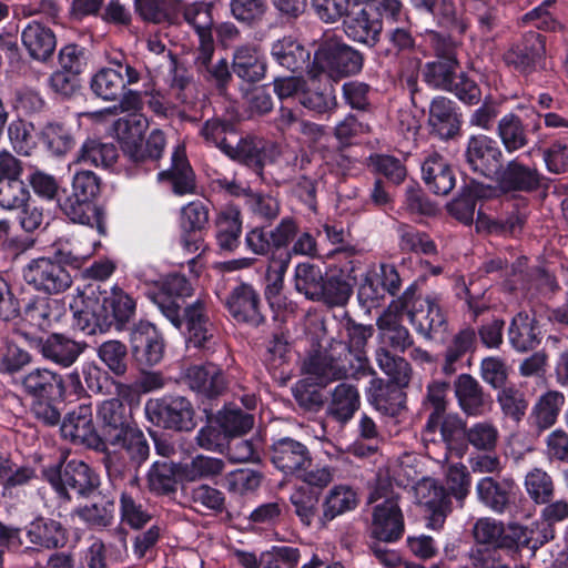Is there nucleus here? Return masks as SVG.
Masks as SVG:
<instances>
[{"mask_svg":"<svg viewBox=\"0 0 568 568\" xmlns=\"http://www.w3.org/2000/svg\"><path fill=\"white\" fill-rule=\"evenodd\" d=\"M140 72L121 53L112 58L108 65L92 74L89 88L91 93L106 102H114L123 95V90L140 81Z\"/></svg>","mask_w":568,"mask_h":568,"instance_id":"nucleus-13","label":"nucleus"},{"mask_svg":"<svg viewBox=\"0 0 568 568\" xmlns=\"http://www.w3.org/2000/svg\"><path fill=\"white\" fill-rule=\"evenodd\" d=\"M91 504L80 506L74 514L90 528L102 529L110 527L115 515V494L109 489H98Z\"/></svg>","mask_w":568,"mask_h":568,"instance_id":"nucleus-35","label":"nucleus"},{"mask_svg":"<svg viewBox=\"0 0 568 568\" xmlns=\"http://www.w3.org/2000/svg\"><path fill=\"white\" fill-rule=\"evenodd\" d=\"M475 489L478 501L497 515L514 513L521 497L515 479L499 475L480 478Z\"/></svg>","mask_w":568,"mask_h":568,"instance_id":"nucleus-19","label":"nucleus"},{"mask_svg":"<svg viewBox=\"0 0 568 568\" xmlns=\"http://www.w3.org/2000/svg\"><path fill=\"white\" fill-rule=\"evenodd\" d=\"M478 348V336L475 327L466 325L462 327L452 338L445 352L443 373L447 376L456 373V364L467 354H474Z\"/></svg>","mask_w":568,"mask_h":568,"instance_id":"nucleus-48","label":"nucleus"},{"mask_svg":"<svg viewBox=\"0 0 568 568\" xmlns=\"http://www.w3.org/2000/svg\"><path fill=\"white\" fill-rule=\"evenodd\" d=\"M159 182H169L176 196L196 193V176L190 161L183 152L172 153L171 166L158 173Z\"/></svg>","mask_w":568,"mask_h":568,"instance_id":"nucleus-38","label":"nucleus"},{"mask_svg":"<svg viewBox=\"0 0 568 568\" xmlns=\"http://www.w3.org/2000/svg\"><path fill=\"white\" fill-rule=\"evenodd\" d=\"M456 102L446 97H435L429 105V125L443 140L455 138L462 126V114Z\"/></svg>","mask_w":568,"mask_h":568,"instance_id":"nucleus-32","label":"nucleus"},{"mask_svg":"<svg viewBox=\"0 0 568 568\" xmlns=\"http://www.w3.org/2000/svg\"><path fill=\"white\" fill-rule=\"evenodd\" d=\"M60 434L63 439L73 445L102 450V440L93 420L91 402L79 404L64 415Z\"/></svg>","mask_w":568,"mask_h":568,"instance_id":"nucleus-22","label":"nucleus"},{"mask_svg":"<svg viewBox=\"0 0 568 568\" xmlns=\"http://www.w3.org/2000/svg\"><path fill=\"white\" fill-rule=\"evenodd\" d=\"M144 413L149 422L163 429L191 432L196 427L195 409L191 400L181 395L149 399Z\"/></svg>","mask_w":568,"mask_h":568,"instance_id":"nucleus-12","label":"nucleus"},{"mask_svg":"<svg viewBox=\"0 0 568 568\" xmlns=\"http://www.w3.org/2000/svg\"><path fill=\"white\" fill-rule=\"evenodd\" d=\"M30 200L23 163L8 151L0 152V207L19 210Z\"/></svg>","mask_w":568,"mask_h":568,"instance_id":"nucleus-18","label":"nucleus"},{"mask_svg":"<svg viewBox=\"0 0 568 568\" xmlns=\"http://www.w3.org/2000/svg\"><path fill=\"white\" fill-rule=\"evenodd\" d=\"M193 291L192 283L184 274L171 273L161 281L159 292L154 294L153 301L161 313L165 315V304L184 305L185 298L192 296Z\"/></svg>","mask_w":568,"mask_h":568,"instance_id":"nucleus-46","label":"nucleus"},{"mask_svg":"<svg viewBox=\"0 0 568 568\" xmlns=\"http://www.w3.org/2000/svg\"><path fill=\"white\" fill-rule=\"evenodd\" d=\"M326 386L313 382L312 378H302L292 388L293 397L303 413L316 414L327 403Z\"/></svg>","mask_w":568,"mask_h":568,"instance_id":"nucleus-60","label":"nucleus"},{"mask_svg":"<svg viewBox=\"0 0 568 568\" xmlns=\"http://www.w3.org/2000/svg\"><path fill=\"white\" fill-rule=\"evenodd\" d=\"M422 178L427 189L436 195H447L456 185L454 168L438 152H433L424 160Z\"/></svg>","mask_w":568,"mask_h":568,"instance_id":"nucleus-36","label":"nucleus"},{"mask_svg":"<svg viewBox=\"0 0 568 568\" xmlns=\"http://www.w3.org/2000/svg\"><path fill=\"white\" fill-rule=\"evenodd\" d=\"M302 368L306 374L305 378H312L322 386H327L339 378L333 357L322 351L311 353L304 359Z\"/></svg>","mask_w":568,"mask_h":568,"instance_id":"nucleus-63","label":"nucleus"},{"mask_svg":"<svg viewBox=\"0 0 568 568\" xmlns=\"http://www.w3.org/2000/svg\"><path fill=\"white\" fill-rule=\"evenodd\" d=\"M312 52L298 39L285 36L271 45V57L281 67L296 73L308 70L312 64Z\"/></svg>","mask_w":568,"mask_h":568,"instance_id":"nucleus-34","label":"nucleus"},{"mask_svg":"<svg viewBox=\"0 0 568 568\" xmlns=\"http://www.w3.org/2000/svg\"><path fill=\"white\" fill-rule=\"evenodd\" d=\"M39 141L54 156H63L75 146L72 128L64 122H48L39 133Z\"/></svg>","mask_w":568,"mask_h":568,"instance_id":"nucleus-54","label":"nucleus"},{"mask_svg":"<svg viewBox=\"0 0 568 568\" xmlns=\"http://www.w3.org/2000/svg\"><path fill=\"white\" fill-rule=\"evenodd\" d=\"M165 317L170 323L183 333L187 346L199 349H210L213 334L207 315L206 303L196 298L184 305H164Z\"/></svg>","mask_w":568,"mask_h":568,"instance_id":"nucleus-10","label":"nucleus"},{"mask_svg":"<svg viewBox=\"0 0 568 568\" xmlns=\"http://www.w3.org/2000/svg\"><path fill=\"white\" fill-rule=\"evenodd\" d=\"M344 18V30L346 36L356 42H361L368 48L374 49L375 51L383 31L381 22L377 21L368 4L359 9L357 12L354 10L351 11Z\"/></svg>","mask_w":568,"mask_h":568,"instance_id":"nucleus-30","label":"nucleus"},{"mask_svg":"<svg viewBox=\"0 0 568 568\" xmlns=\"http://www.w3.org/2000/svg\"><path fill=\"white\" fill-rule=\"evenodd\" d=\"M384 31L383 40L378 41L375 53L378 58L389 61L397 60L402 54L412 53L416 48L412 21L390 26Z\"/></svg>","mask_w":568,"mask_h":568,"instance_id":"nucleus-39","label":"nucleus"},{"mask_svg":"<svg viewBox=\"0 0 568 568\" xmlns=\"http://www.w3.org/2000/svg\"><path fill=\"white\" fill-rule=\"evenodd\" d=\"M467 422L458 413H449L439 418L433 428L423 427V435L428 437L437 432L446 449L454 456L463 458L466 455Z\"/></svg>","mask_w":568,"mask_h":568,"instance_id":"nucleus-33","label":"nucleus"},{"mask_svg":"<svg viewBox=\"0 0 568 568\" xmlns=\"http://www.w3.org/2000/svg\"><path fill=\"white\" fill-rule=\"evenodd\" d=\"M28 540L43 549H61L69 541V530L53 518L38 516L26 527Z\"/></svg>","mask_w":568,"mask_h":568,"instance_id":"nucleus-31","label":"nucleus"},{"mask_svg":"<svg viewBox=\"0 0 568 568\" xmlns=\"http://www.w3.org/2000/svg\"><path fill=\"white\" fill-rule=\"evenodd\" d=\"M215 424L222 427V432L230 440L241 437L248 433L254 425L253 415L243 412L241 408H232L224 405L216 414H214Z\"/></svg>","mask_w":568,"mask_h":568,"instance_id":"nucleus-62","label":"nucleus"},{"mask_svg":"<svg viewBox=\"0 0 568 568\" xmlns=\"http://www.w3.org/2000/svg\"><path fill=\"white\" fill-rule=\"evenodd\" d=\"M294 513L301 524L311 527L314 523L321 528L322 503L320 490L297 487L290 497Z\"/></svg>","mask_w":568,"mask_h":568,"instance_id":"nucleus-52","label":"nucleus"},{"mask_svg":"<svg viewBox=\"0 0 568 568\" xmlns=\"http://www.w3.org/2000/svg\"><path fill=\"white\" fill-rule=\"evenodd\" d=\"M268 456L274 467L286 476L298 475L313 464L310 448L288 436L275 439L268 447Z\"/></svg>","mask_w":568,"mask_h":568,"instance_id":"nucleus-26","label":"nucleus"},{"mask_svg":"<svg viewBox=\"0 0 568 568\" xmlns=\"http://www.w3.org/2000/svg\"><path fill=\"white\" fill-rule=\"evenodd\" d=\"M266 68L267 64L264 57L254 47H239L233 54L232 70L240 79L246 82L254 83L263 79Z\"/></svg>","mask_w":568,"mask_h":568,"instance_id":"nucleus-50","label":"nucleus"},{"mask_svg":"<svg viewBox=\"0 0 568 568\" xmlns=\"http://www.w3.org/2000/svg\"><path fill=\"white\" fill-rule=\"evenodd\" d=\"M405 532V520L397 497H388L373 507L369 537L375 541L394 544Z\"/></svg>","mask_w":568,"mask_h":568,"instance_id":"nucleus-24","label":"nucleus"},{"mask_svg":"<svg viewBox=\"0 0 568 568\" xmlns=\"http://www.w3.org/2000/svg\"><path fill=\"white\" fill-rule=\"evenodd\" d=\"M546 37L537 31L525 32L504 53L505 64L524 78L545 70Z\"/></svg>","mask_w":568,"mask_h":568,"instance_id":"nucleus-15","label":"nucleus"},{"mask_svg":"<svg viewBox=\"0 0 568 568\" xmlns=\"http://www.w3.org/2000/svg\"><path fill=\"white\" fill-rule=\"evenodd\" d=\"M322 285V293H318L316 301L327 306H344L353 294V283L343 270L326 272Z\"/></svg>","mask_w":568,"mask_h":568,"instance_id":"nucleus-49","label":"nucleus"},{"mask_svg":"<svg viewBox=\"0 0 568 568\" xmlns=\"http://www.w3.org/2000/svg\"><path fill=\"white\" fill-rule=\"evenodd\" d=\"M462 70L459 61L433 60L425 63L422 70L423 81L430 88L447 91Z\"/></svg>","mask_w":568,"mask_h":568,"instance_id":"nucleus-61","label":"nucleus"},{"mask_svg":"<svg viewBox=\"0 0 568 568\" xmlns=\"http://www.w3.org/2000/svg\"><path fill=\"white\" fill-rule=\"evenodd\" d=\"M364 67V55L361 51L336 36L321 40L313 52L308 70L312 84L320 81L322 75L338 82L345 78L359 74Z\"/></svg>","mask_w":568,"mask_h":568,"instance_id":"nucleus-7","label":"nucleus"},{"mask_svg":"<svg viewBox=\"0 0 568 568\" xmlns=\"http://www.w3.org/2000/svg\"><path fill=\"white\" fill-rule=\"evenodd\" d=\"M63 313V304L49 297H38L26 307L28 321L41 331H47L53 323L59 322Z\"/></svg>","mask_w":568,"mask_h":568,"instance_id":"nucleus-59","label":"nucleus"},{"mask_svg":"<svg viewBox=\"0 0 568 568\" xmlns=\"http://www.w3.org/2000/svg\"><path fill=\"white\" fill-rule=\"evenodd\" d=\"M183 379L190 390L195 394L203 413L213 410L230 386L224 369L212 362L189 366L184 372Z\"/></svg>","mask_w":568,"mask_h":568,"instance_id":"nucleus-11","label":"nucleus"},{"mask_svg":"<svg viewBox=\"0 0 568 568\" xmlns=\"http://www.w3.org/2000/svg\"><path fill=\"white\" fill-rule=\"evenodd\" d=\"M48 481L60 499L71 501L73 491L78 498L89 499L101 486L100 474L80 459L59 460L42 469Z\"/></svg>","mask_w":568,"mask_h":568,"instance_id":"nucleus-9","label":"nucleus"},{"mask_svg":"<svg viewBox=\"0 0 568 568\" xmlns=\"http://www.w3.org/2000/svg\"><path fill=\"white\" fill-rule=\"evenodd\" d=\"M425 278L413 281L400 296L393 300L389 308L396 314H407L414 329L425 337L433 339L447 327V317L435 295L422 296L420 285Z\"/></svg>","mask_w":568,"mask_h":568,"instance_id":"nucleus-6","label":"nucleus"},{"mask_svg":"<svg viewBox=\"0 0 568 568\" xmlns=\"http://www.w3.org/2000/svg\"><path fill=\"white\" fill-rule=\"evenodd\" d=\"M541 129L540 116L521 119L519 114L509 112L503 115L496 128V135L508 154H513L530 142V134Z\"/></svg>","mask_w":568,"mask_h":568,"instance_id":"nucleus-27","label":"nucleus"},{"mask_svg":"<svg viewBox=\"0 0 568 568\" xmlns=\"http://www.w3.org/2000/svg\"><path fill=\"white\" fill-rule=\"evenodd\" d=\"M21 41L29 55L40 62L50 60L57 48V37L53 30L36 20L23 28Z\"/></svg>","mask_w":568,"mask_h":568,"instance_id":"nucleus-40","label":"nucleus"},{"mask_svg":"<svg viewBox=\"0 0 568 568\" xmlns=\"http://www.w3.org/2000/svg\"><path fill=\"white\" fill-rule=\"evenodd\" d=\"M326 272L321 266L310 261L300 262L294 267V288L306 300L315 302L318 293H322V285Z\"/></svg>","mask_w":568,"mask_h":568,"instance_id":"nucleus-56","label":"nucleus"},{"mask_svg":"<svg viewBox=\"0 0 568 568\" xmlns=\"http://www.w3.org/2000/svg\"><path fill=\"white\" fill-rule=\"evenodd\" d=\"M358 503L357 493L351 486H333L322 501L321 528L326 527L338 516L354 510Z\"/></svg>","mask_w":568,"mask_h":568,"instance_id":"nucleus-45","label":"nucleus"},{"mask_svg":"<svg viewBox=\"0 0 568 568\" xmlns=\"http://www.w3.org/2000/svg\"><path fill=\"white\" fill-rule=\"evenodd\" d=\"M507 333L511 347L520 353L534 351L542 339L538 321L525 311L511 318Z\"/></svg>","mask_w":568,"mask_h":568,"instance_id":"nucleus-42","label":"nucleus"},{"mask_svg":"<svg viewBox=\"0 0 568 568\" xmlns=\"http://www.w3.org/2000/svg\"><path fill=\"white\" fill-rule=\"evenodd\" d=\"M494 193L493 185L470 179L460 187L458 195L446 205L447 212L459 222L469 225L474 221L477 202L491 197Z\"/></svg>","mask_w":568,"mask_h":568,"instance_id":"nucleus-29","label":"nucleus"},{"mask_svg":"<svg viewBox=\"0 0 568 568\" xmlns=\"http://www.w3.org/2000/svg\"><path fill=\"white\" fill-rule=\"evenodd\" d=\"M449 383L446 381H433L426 386V393L422 400V409L428 413L424 427L433 428L439 418L449 414L448 400Z\"/></svg>","mask_w":568,"mask_h":568,"instance_id":"nucleus-55","label":"nucleus"},{"mask_svg":"<svg viewBox=\"0 0 568 568\" xmlns=\"http://www.w3.org/2000/svg\"><path fill=\"white\" fill-rule=\"evenodd\" d=\"M101 178L90 170L77 171L70 189L63 187L58 199L61 212L72 222L95 229L100 236L108 234L106 212L100 203Z\"/></svg>","mask_w":568,"mask_h":568,"instance_id":"nucleus-3","label":"nucleus"},{"mask_svg":"<svg viewBox=\"0 0 568 568\" xmlns=\"http://www.w3.org/2000/svg\"><path fill=\"white\" fill-rule=\"evenodd\" d=\"M24 392L34 400L64 402L62 375L47 368H36L22 379Z\"/></svg>","mask_w":568,"mask_h":568,"instance_id":"nucleus-37","label":"nucleus"},{"mask_svg":"<svg viewBox=\"0 0 568 568\" xmlns=\"http://www.w3.org/2000/svg\"><path fill=\"white\" fill-rule=\"evenodd\" d=\"M243 230V216L235 204L225 205L215 219V239L219 247L233 252L240 246Z\"/></svg>","mask_w":568,"mask_h":568,"instance_id":"nucleus-41","label":"nucleus"},{"mask_svg":"<svg viewBox=\"0 0 568 568\" xmlns=\"http://www.w3.org/2000/svg\"><path fill=\"white\" fill-rule=\"evenodd\" d=\"M399 213L414 222L422 223L426 219L437 216L440 213V209L426 194L418 182L412 181L405 187Z\"/></svg>","mask_w":568,"mask_h":568,"instance_id":"nucleus-43","label":"nucleus"},{"mask_svg":"<svg viewBox=\"0 0 568 568\" xmlns=\"http://www.w3.org/2000/svg\"><path fill=\"white\" fill-rule=\"evenodd\" d=\"M361 397L357 388L353 385L341 383L333 393L327 413L336 422L346 424L359 409Z\"/></svg>","mask_w":568,"mask_h":568,"instance_id":"nucleus-53","label":"nucleus"},{"mask_svg":"<svg viewBox=\"0 0 568 568\" xmlns=\"http://www.w3.org/2000/svg\"><path fill=\"white\" fill-rule=\"evenodd\" d=\"M223 305L230 316L239 324L257 328L266 322V316L262 312L260 293L252 284L241 282L232 287Z\"/></svg>","mask_w":568,"mask_h":568,"instance_id":"nucleus-23","label":"nucleus"},{"mask_svg":"<svg viewBox=\"0 0 568 568\" xmlns=\"http://www.w3.org/2000/svg\"><path fill=\"white\" fill-rule=\"evenodd\" d=\"M458 407L467 417H481L493 408V397L479 382L469 374H460L454 382Z\"/></svg>","mask_w":568,"mask_h":568,"instance_id":"nucleus-28","label":"nucleus"},{"mask_svg":"<svg viewBox=\"0 0 568 568\" xmlns=\"http://www.w3.org/2000/svg\"><path fill=\"white\" fill-rule=\"evenodd\" d=\"M73 325L85 335L131 331L135 324L136 300L122 287L113 285L109 291L89 286L71 305Z\"/></svg>","mask_w":568,"mask_h":568,"instance_id":"nucleus-1","label":"nucleus"},{"mask_svg":"<svg viewBox=\"0 0 568 568\" xmlns=\"http://www.w3.org/2000/svg\"><path fill=\"white\" fill-rule=\"evenodd\" d=\"M115 132L123 154L136 170L149 173L160 168L166 146L162 130L153 129L144 140V125L140 120L120 119Z\"/></svg>","mask_w":568,"mask_h":568,"instance_id":"nucleus-8","label":"nucleus"},{"mask_svg":"<svg viewBox=\"0 0 568 568\" xmlns=\"http://www.w3.org/2000/svg\"><path fill=\"white\" fill-rule=\"evenodd\" d=\"M376 361L388 379L373 378L367 389V399L382 415L397 417L406 408L407 395L404 389L410 382V364L383 347L376 351Z\"/></svg>","mask_w":568,"mask_h":568,"instance_id":"nucleus-5","label":"nucleus"},{"mask_svg":"<svg viewBox=\"0 0 568 568\" xmlns=\"http://www.w3.org/2000/svg\"><path fill=\"white\" fill-rule=\"evenodd\" d=\"M98 418L100 422L99 436L102 440V449L106 444L113 445L125 439V435L138 428L133 419V413L119 398H110L99 406Z\"/></svg>","mask_w":568,"mask_h":568,"instance_id":"nucleus-21","label":"nucleus"},{"mask_svg":"<svg viewBox=\"0 0 568 568\" xmlns=\"http://www.w3.org/2000/svg\"><path fill=\"white\" fill-rule=\"evenodd\" d=\"M28 345L47 362L62 368L71 367L88 348L85 341H77L64 333H50L45 337L20 333Z\"/></svg>","mask_w":568,"mask_h":568,"instance_id":"nucleus-17","label":"nucleus"},{"mask_svg":"<svg viewBox=\"0 0 568 568\" xmlns=\"http://www.w3.org/2000/svg\"><path fill=\"white\" fill-rule=\"evenodd\" d=\"M132 359L141 372L158 365L165 352L162 334L150 322L140 321L130 331Z\"/></svg>","mask_w":568,"mask_h":568,"instance_id":"nucleus-20","label":"nucleus"},{"mask_svg":"<svg viewBox=\"0 0 568 568\" xmlns=\"http://www.w3.org/2000/svg\"><path fill=\"white\" fill-rule=\"evenodd\" d=\"M178 478H180V464L156 460L146 474L148 488L158 496H168L176 493Z\"/></svg>","mask_w":568,"mask_h":568,"instance_id":"nucleus-51","label":"nucleus"},{"mask_svg":"<svg viewBox=\"0 0 568 568\" xmlns=\"http://www.w3.org/2000/svg\"><path fill=\"white\" fill-rule=\"evenodd\" d=\"M225 155L263 179L267 155L265 150L257 146L253 140L241 138L235 146H226Z\"/></svg>","mask_w":568,"mask_h":568,"instance_id":"nucleus-57","label":"nucleus"},{"mask_svg":"<svg viewBox=\"0 0 568 568\" xmlns=\"http://www.w3.org/2000/svg\"><path fill=\"white\" fill-rule=\"evenodd\" d=\"M317 235L320 231H302L293 216H285L272 229L252 227L246 232L244 243L253 254L271 253L291 264L293 256H320Z\"/></svg>","mask_w":568,"mask_h":568,"instance_id":"nucleus-2","label":"nucleus"},{"mask_svg":"<svg viewBox=\"0 0 568 568\" xmlns=\"http://www.w3.org/2000/svg\"><path fill=\"white\" fill-rule=\"evenodd\" d=\"M538 151L549 173H568V133L554 138L547 146H539Z\"/></svg>","mask_w":568,"mask_h":568,"instance_id":"nucleus-64","label":"nucleus"},{"mask_svg":"<svg viewBox=\"0 0 568 568\" xmlns=\"http://www.w3.org/2000/svg\"><path fill=\"white\" fill-rule=\"evenodd\" d=\"M464 166L475 176L493 181L504 162L499 142L484 133L468 136L463 151Z\"/></svg>","mask_w":568,"mask_h":568,"instance_id":"nucleus-14","label":"nucleus"},{"mask_svg":"<svg viewBox=\"0 0 568 568\" xmlns=\"http://www.w3.org/2000/svg\"><path fill=\"white\" fill-rule=\"evenodd\" d=\"M119 152L113 143L88 138L80 146L75 162L92 166H111L118 160Z\"/></svg>","mask_w":568,"mask_h":568,"instance_id":"nucleus-58","label":"nucleus"},{"mask_svg":"<svg viewBox=\"0 0 568 568\" xmlns=\"http://www.w3.org/2000/svg\"><path fill=\"white\" fill-rule=\"evenodd\" d=\"M545 175L536 164L526 163L520 156L503 162L491 182L503 194L534 193L545 184Z\"/></svg>","mask_w":568,"mask_h":568,"instance_id":"nucleus-16","label":"nucleus"},{"mask_svg":"<svg viewBox=\"0 0 568 568\" xmlns=\"http://www.w3.org/2000/svg\"><path fill=\"white\" fill-rule=\"evenodd\" d=\"M565 400L564 394L558 390H548L538 398L529 416L530 425L538 434L556 424Z\"/></svg>","mask_w":568,"mask_h":568,"instance_id":"nucleus-47","label":"nucleus"},{"mask_svg":"<svg viewBox=\"0 0 568 568\" xmlns=\"http://www.w3.org/2000/svg\"><path fill=\"white\" fill-rule=\"evenodd\" d=\"M266 256L267 265L264 274V297L268 303L270 308L276 313L285 306L283 297L284 278L290 267L280 256L276 257L271 253L260 254ZM277 318V314L274 315Z\"/></svg>","mask_w":568,"mask_h":568,"instance_id":"nucleus-44","label":"nucleus"},{"mask_svg":"<svg viewBox=\"0 0 568 568\" xmlns=\"http://www.w3.org/2000/svg\"><path fill=\"white\" fill-rule=\"evenodd\" d=\"M53 255L31 260L23 268L26 283L36 291L45 294H60L72 284V276L67 267L80 270L89 255L80 254L70 240H58L53 246Z\"/></svg>","mask_w":568,"mask_h":568,"instance_id":"nucleus-4","label":"nucleus"},{"mask_svg":"<svg viewBox=\"0 0 568 568\" xmlns=\"http://www.w3.org/2000/svg\"><path fill=\"white\" fill-rule=\"evenodd\" d=\"M180 242L189 253L197 252L210 229L209 206L200 200L181 207L179 216Z\"/></svg>","mask_w":568,"mask_h":568,"instance_id":"nucleus-25","label":"nucleus"}]
</instances>
